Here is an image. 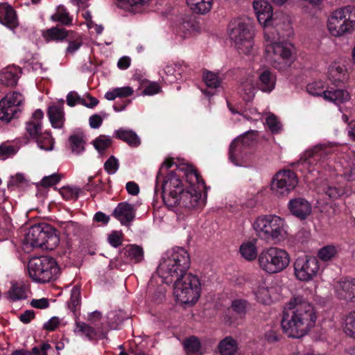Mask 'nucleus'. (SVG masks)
<instances>
[{"label":"nucleus","instance_id":"32","mask_svg":"<svg viewBox=\"0 0 355 355\" xmlns=\"http://www.w3.org/2000/svg\"><path fill=\"white\" fill-rule=\"evenodd\" d=\"M21 112L20 108H15L12 105L6 103L5 101H0V120L6 123L10 122L12 119L18 116Z\"/></svg>","mask_w":355,"mask_h":355},{"label":"nucleus","instance_id":"20","mask_svg":"<svg viewBox=\"0 0 355 355\" xmlns=\"http://www.w3.org/2000/svg\"><path fill=\"white\" fill-rule=\"evenodd\" d=\"M21 74V69L19 67L8 66L0 71V84L6 87H15Z\"/></svg>","mask_w":355,"mask_h":355},{"label":"nucleus","instance_id":"13","mask_svg":"<svg viewBox=\"0 0 355 355\" xmlns=\"http://www.w3.org/2000/svg\"><path fill=\"white\" fill-rule=\"evenodd\" d=\"M293 268L296 279L302 282L313 280L320 270L317 258L305 255L298 257L295 260Z\"/></svg>","mask_w":355,"mask_h":355},{"label":"nucleus","instance_id":"38","mask_svg":"<svg viewBox=\"0 0 355 355\" xmlns=\"http://www.w3.org/2000/svg\"><path fill=\"white\" fill-rule=\"evenodd\" d=\"M8 295L11 300L17 301L26 298V289L22 282L12 283L8 291Z\"/></svg>","mask_w":355,"mask_h":355},{"label":"nucleus","instance_id":"21","mask_svg":"<svg viewBox=\"0 0 355 355\" xmlns=\"http://www.w3.org/2000/svg\"><path fill=\"white\" fill-rule=\"evenodd\" d=\"M164 70L166 75V80L169 83H173L180 79L182 74L190 75L192 71L191 69L184 62L167 64Z\"/></svg>","mask_w":355,"mask_h":355},{"label":"nucleus","instance_id":"18","mask_svg":"<svg viewBox=\"0 0 355 355\" xmlns=\"http://www.w3.org/2000/svg\"><path fill=\"white\" fill-rule=\"evenodd\" d=\"M112 214L121 225L130 226L135 218L136 208L127 202H120L113 211Z\"/></svg>","mask_w":355,"mask_h":355},{"label":"nucleus","instance_id":"40","mask_svg":"<svg viewBox=\"0 0 355 355\" xmlns=\"http://www.w3.org/2000/svg\"><path fill=\"white\" fill-rule=\"evenodd\" d=\"M318 192L327 195L329 198L335 199L340 196L342 190L333 184L324 182L319 187Z\"/></svg>","mask_w":355,"mask_h":355},{"label":"nucleus","instance_id":"5","mask_svg":"<svg viewBox=\"0 0 355 355\" xmlns=\"http://www.w3.org/2000/svg\"><path fill=\"white\" fill-rule=\"evenodd\" d=\"M59 243L56 230L49 224L42 223L28 229L23 241V248L27 252L35 248L52 250Z\"/></svg>","mask_w":355,"mask_h":355},{"label":"nucleus","instance_id":"7","mask_svg":"<svg viewBox=\"0 0 355 355\" xmlns=\"http://www.w3.org/2000/svg\"><path fill=\"white\" fill-rule=\"evenodd\" d=\"M327 28L334 37L351 34L355 31V6L348 5L334 10L328 19Z\"/></svg>","mask_w":355,"mask_h":355},{"label":"nucleus","instance_id":"2","mask_svg":"<svg viewBox=\"0 0 355 355\" xmlns=\"http://www.w3.org/2000/svg\"><path fill=\"white\" fill-rule=\"evenodd\" d=\"M315 320L313 305L302 296L297 295L285 304L281 325L288 337L300 338L314 326Z\"/></svg>","mask_w":355,"mask_h":355},{"label":"nucleus","instance_id":"57","mask_svg":"<svg viewBox=\"0 0 355 355\" xmlns=\"http://www.w3.org/2000/svg\"><path fill=\"white\" fill-rule=\"evenodd\" d=\"M17 150L13 146L8 144L0 145V159L4 160L10 156L14 155Z\"/></svg>","mask_w":355,"mask_h":355},{"label":"nucleus","instance_id":"11","mask_svg":"<svg viewBox=\"0 0 355 355\" xmlns=\"http://www.w3.org/2000/svg\"><path fill=\"white\" fill-rule=\"evenodd\" d=\"M184 190L180 175L175 172L168 173L162 184V198L164 204L171 209L176 207L180 202L178 198Z\"/></svg>","mask_w":355,"mask_h":355},{"label":"nucleus","instance_id":"61","mask_svg":"<svg viewBox=\"0 0 355 355\" xmlns=\"http://www.w3.org/2000/svg\"><path fill=\"white\" fill-rule=\"evenodd\" d=\"M10 227L9 217L4 208L0 205V230H8Z\"/></svg>","mask_w":355,"mask_h":355},{"label":"nucleus","instance_id":"36","mask_svg":"<svg viewBox=\"0 0 355 355\" xmlns=\"http://www.w3.org/2000/svg\"><path fill=\"white\" fill-rule=\"evenodd\" d=\"M193 12L204 15L209 12L212 6V0H187Z\"/></svg>","mask_w":355,"mask_h":355},{"label":"nucleus","instance_id":"10","mask_svg":"<svg viewBox=\"0 0 355 355\" xmlns=\"http://www.w3.org/2000/svg\"><path fill=\"white\" fill-rule=\"evenodd\" d=\"M173 295L181 304H193L200 297V284L197 276L189 273L173 281Z\"/></svg>","mask_w":355,"mask_h":355},{"label":"nucleus","instance_id":"48","mask_svg":"<svg viewBox=\"0 0 355 355\" xmlns=\"http://www.w3.org/2000/svg\"><path fill=\"white\" fill-rule=\"evenodd\" d=\"M38 147L44 150H51L53 148V140L48 132H44L35 139Z\"/></svg>","mask_w":355,"mask_h":355},{"label":"nucleus","instance_id":"41","mask_svg":"<svg viewBox=\"0 0 355 355\" xmlns=\"http://www.w3.org/2000/svg\"><path fill=\"white\" fill-rule=\"evenodd\" d=\"M80 306V286H75L71 291L70 306L69 308L73 312L76 317L77 312Z\"/></svg>","mask_w":355,"mask_h":355},{"label":"nucleus","instance_id":"31","mask_svg":"<svg viewBox=\"0 0 355 355\" xmlns=\"http://www.w3.org/2000/svg\"><path fill=\"white\" fill-rule=\"evenodd\" d=\"M238 349L237 341L230 336L223 338L218 345L220 355H236Z\"/></svg>","mask_w":355,"mask_h":355},{"label":"nucleus","instance_id":"60","mask_svg":"<svg viewBox=\"0 0 355 355\" xmlns=\"http://www.w3.org/2000/svg\"><path fill=\"white\" fill-rule=\"evenodd\" d=\"M25 182V178L21 173H17L16 175L11 176L10 180L8 181L7 186L8 189H12L14 187H19L21 184Z\"/></svg>","mask_w":355,"mask_h":355},{"label":"nucleus","instance_id":"15","mask_svg":"<svg viewBox=\"0 0 355 355\" xmlns=\"http://www.w3.org/2000/svg\"><path fill=\"white\" fill-rule=\"evenodd\" d=\"M252 139H250L246 132L236 138L231 144L229 157L231 162L236 166H243L248 162L247 148L252 144Z\"/></svg>","mask_w":355,"mask_h":355},{"label":"nucleus","instance_id":"35","mask_svg":"<svg viewBox=\"0 0 355 355\" xmlns=\"http://www.w3.org/2000/svg\"><path fill=\"white\" fill-rule=\"evenodd\" d=\"M124 256L134 263H139L144 259L143 249L136 245H130L123 249Z\"/></svg>","mask_w":355,"mask_h":355},{"label":"nucleus","instance_id":"49","mask_svg":"<svg viewBox=\"0 0 355 355\" xmlns=\"http://www.w3.org/2000/svg\"><path fill=\"white\" fill-rule=\"evenodd\" d=\"M260 82L267 86L266 89H274L275 86V76L270 70H264L259 75Z\"/></svg>","mask_w":355,"mask_h":355},{"label":"nucleus","instance_id":"53","mask_svg":"<svg viewBox=\"0 0 355 355\" xmlns=\"http://www.w3.org/2000/svg\"><path fill=\"white\" fill-rule=\"evenodd\" d=\"M93 143L95 148L101 153L110 146L111 139L105 135H101Z\"/></svg>","mask_w":355,"mask_h":355},{"label":"nucleus","instance_id":"12","mask_svg":"<svg viewBox=\"0 0 355 355\" xmlns=\"http://www.w3.org/2000/svg\"><path fill=\"white\" fill-rule=\"evenodd\" d=\"M332 153V147L329 144L316 145L304 153L300 164L309 172L313 171L323 166V163Z\"/></svg>","mask_w":355,"mask_h":355},{"label":"nucleus","instance_id":"54","mask_svg":"<svg viewBox=\"0 0 355 355\" xmlns=\"http://www.w3.org/2000/svg\"><path fill=\"white\" fill-rule=\"evenodd\" d=\"M187 180L191 184L190 188H196L198 190L200 189L197 185H199L200 183H203L198 173L193 170H191L187 173Z\"/></svg>","mask_w":355,"mask_h":355},{"label":"nucleus","instance_id":"39","mask_svg":"<svg viewBox=\"0 0 355 355\" xmlns=\"http://www.w3.org/2000/svg\"><path fill=\"white\" fill-rule=\"evenodd\" d=\"M2 99L15 108H20L25 101L22 94L17 91H10Z\"/></svg>","mask_w":355,"mask_h":355},{"label":"nucleus","instance_id":"1","mask_svg":"<svg viewBox=\"0 0 355 355\" xmlns=\"http://www.w3.org/2000/svg\"><path fill=\"white\" fill-rule=\"evenodd\" d=\"M253 8L260 24L264 27L266 53L272 66L280 71H286L293 64L296 57L295 46L281 38L289 37L293 33L288 24H286V33L279 30L277 19L274 18L272 6L265 0H256Z\"/></svg>","mask_w":355,"mask_h":355},{"label":"nucleus","instance_id":"64","mask_svg":"<svg viewBox=\"0 0 355 355\" xmlns=\"http://www.w3.org/2000/svg\"><path fill=\"white\" fill-rule=\"evenodd\" d=\"M343 176L349 181L354 180L355 179V164H352V162L349 163L348 167L345 168Z\"/></svg>","mask_w":355,"mask_h":355},{"label":"nucleus","instance_id":"44","mask_svg":"<svg viewBox=\"0 0 355 355\" xmlns=\"http://www.w3.org/2000/svg\"><path fill=\"white\" fill-rule=\"evenodd\" d=\"M337 253L338 250L335 246L327 245L318 251V257L323 261H328L334 258Z\"/></svg>","mask_w":355,"mask_h":355},{"label":"nucleus","instance_id":"59","mask_svg":"<svg viewBox=\"0 0 355 355\" xmlns=\"http://www.w3.org/2000/svg\"><path fill=\"white\" fill-rule=\"evenodd\" d=\"M123 241V234L120 232L114 231L108 236V242L114 248L120 246Z\"/></svg>","mask_w":355,"mask_h":355},{"label":"nucleus","instance_id":"17","mask_svg":"<svg viewBox=\"0 0 355 355\" xmlns=\"http://www.w3.org/2000/svg\"><path fill=\"white\" fill-rule=\"evenodd\" d=\"M253 292L257 301L266 305L271 304L279 297L278 286L266 283L254 287Z\"/></svg>","mask_w":355,"mask_h":355},{"label":"nucleus","instance_id":"27","mask_svg":"<svg viewBox=\"0 0 355 355\" xmlns=\"http://www.w3.org/2000/svg\"><path fill=\"white\" fill-rule=\"evenodd\" d=\"M115 137L130 147L137 148L141 144V139L137 134L132 130L120 128L114 132Z\"/></svg>","mask_w":355,"mask_h":355},{"label":"nucleus","instance_id":"19","mask_svg":"<svg viewBox=\"0 0 355 355\" xmlns=\"http://www.w3.org/2000/svg\"><path fill=\"white\" fill-rule=\"evenodd\" d=\"M308 92L311 96H320L326 101L334 103H341L350 98L347 90H322L320 92L316 90H308Z\"/></svg>","mask_w":355,"mask_h":355},{"label":"nucleus","instance_id":"30","mask_svg":"<svg viewBox=\"0 0 355 355\" xmlns=\"http://www.w3.org/2000/svg\"><path fill=\"white\" fill-rule=\"evenodd\" d=\"M49 120L54 128H60L64 123V112L62 105L50 106L48 110Z\"/></svg>","mask_w":355,"mask_h":355},{"label":"nucleus","instance_id":"14","mask_svg":"<svg viewBox=\"0 0 355 355\" xmlns=\"http://www.w3.org/2000/svg\"><path fill=\"white\" fill-rule=\"evenodd\" d=\"M298 183L295 173L291 170H283L276 173L271 183V190L278 196H286Z\"/></svg>","mask_w":355,"mask_h":355},{"label":"nucleus","instance_id":"37","mask_svg":"<svg viewBox=\"0 0 355 355\" xmlns=\"http://www.w3.org/2000/svg\"><path fill=\"white\" fill-rule=\"evenodd\" d=\"M239 250L241 256L248 261H253L257 257L258 258L257 246L253 241L242 243Z\"/></svg>","mask_w":355,"mask_h":355},{"label":"nucleus","instance_id":"58","mask_svg":"<svg viewBox=\"0 0 355 355\" xmlns=\"http://www.w3.org/2000/svg\"><path fill=\"white\" fill-rule=\"evenodd\" d=\"M61 176L59 174L54 173L49 176L44 177L40 184L44 187H48L57 184L60 180Z\"/></svg>","mask_w":355,"mask_h":355},{"label":"nucleus","instance_id":"26","mask_svg":"<svg viewBox=\"0 0 355 355\" xmlns=\"http://www.w3.org/2000/svg\"><path fill=\"white\" fill-rule=\"evenodd\" d=\"M336 291L340 298L347 301L355 300V280L339 281L336 286Z\"/></svg>","mask_w":355,"mask_h":355},{"label":"nucleus","instance_id":"52","mask_svg":"<svg viewBox=\"0 0 355 355\" xmlns=\"http://www.w3.org/2000/svg\"><path fill=\"white\" fill-rule=\"evenodd\" d=\"M232 308L239 315H245L250 309V304L245 300L237 299L232 302Z\"/></svg>","mask_w":355,"mask_h":355},{"label":"nucleus","instance_id":"62","mask_svg":"<svg viewBox=\"0 0 355 355\" xmlns=\"http://www.w3.org/2000/svg\"><path fill=\"white\" fill-rule=\"evenodd\" d=\"M31 305L33 308L44 309L49 306V301L47 298L33 299L31 302Z\"/></svg>","mask_w":355,"mask_h":355},{"label":"nucleus","instance_id":"4","mask_svg":"<svg viewBox=\"0 0 355 355\" xmlns=\"http://www.w3.org/2000/svg\"><path fill=\"white\" fill-rule=\"evenodd\" d=\"M257 236L268 243L278 244L288 236V225L284 219L276 215L258 217L253 223Z\"/></svg>","mask_w":355,"mask_h":355},{"label":"nucleus","instance_id":"6","mask_svg":"<svg viewBox=\"0 0 355 355\" xmlns=\"http://www.w3.org/2000/svg\"><path fill=\"white\" fill-rule=\"evenodd\" d=\"M227 31L237 50L245 55L250 54L254 46V26L250 19L239 18L231 21Z\"/></svg>","mask_w":355,"mask_h":355},{"label":"nucleus","instance_id":"28","mask_svg":"<svg viewBox=\"0 0 355 355\" xmlns=\"http://www.w3.org/2000/svg\"><path fill=\"white\" fill-rule=\"evenodd\" d=\"M42 35L46 42H59L67 38V31L64 28L57 25L50 28L44 30Z\"/></svg>","mask_w":355,"mask_h":355},{"label":"nucleus","instance_id":"25","mask_svg":"<svg viewBox=\"0 0 355 355\" xmlns=\"http://www.w3.org/2000/svg\"><path fill=\"white\" fill-rule=\"evenodd\" d=\"M0 23L12 29L18 26L16 12L7 3L0 4Z\"/></svg>","mask_w":355,"mask_h":355},{"label":"nucleus","instance_id":"3","mask_svg":"<svg viewBox=\"0 0 355 355\" xmlns=\"http://www.w3.org/2000/svg\"><path fill=\"white\" fill-rule=\"evenodd\" d=\"M189 257L182 248H172L164 254L158 267V273L166 284H171L176 279L189 274Z\"/></svg>","mask_w":355,"mask_h":355},{"label":"nucleus","instance_id":"8","mask_svg":"<svg viewBox=\"0 0 355 355\" xmlns=\"http://www.w3.org/2000/svg\"><path fill=\"white\" fill-rule=\"evenodd\" d=\"M290 263V255L284 249L268 247L258 255V265L266 273L276 274L285 270Z\"/></svg>","mask_w":355,"mask_h":355},{"label":"nucleus","instance_id":"47","mask_svg":"<svg viewBox=\"0 0 355 355\" xmlns=\"http://www.w3.org/2000/svg\"><path fill=\"white\" fill-rule=\"evenodd\" d=\"M83 44L80 36L73 35V33L68 31V53H73Z\"/></svg>","mask_w":355,"mask_h":355},{"label":"nucleus","instance_id":"33","mask_svg":"<svg viewBox=\"0 0 355 355\" xmlns=\"http://www.w3.org/2000/svg\"><path fill=\"white\" fill-rule=\"evenodd\" d=\"M69 142L71 153L78 155L85 151V141L82 132L71 135L69 138Z\"/></svg>","mask_w":355,"mask_h":355},{"label":"nucleus","instance_id":"16","mask_svg":"<svg viewBox=\"0 0 355 355\" xmlns=\"http://www.w3.org/2000/svg\"><path fill=\"white\" fill-rule=\"evenodd\" d=\"M178 198L180 202L175 207L178 209L190 210L202 207L205 205L201 191L198 190L196 188H189L187 190H184Z\"/></svg>","mask_w":355,"mask_h":355},{"label":"nucleus","instance_id":"23","mask_svg":"<svg viewBox=\"0 0 355 355\" xmlns=\"http://www.w3.org/2000/svg\"><path fill=\"white\" fill-rule=\"evenodd\" d=\"M288 207L291 212L301 219L306 218L311 212L310 203L302 198L291 200Z\"/></svg>","mask_w":355,"mask_h":355},{"label":"nucleus","instance_id":"24","mask_svg":"<svg viewBox=\"0 0 355 355\" xmlns=\"http://www.w3.org/2000/svg\"><path fill=\"white\" fill-rule=\"evenodd\" d=\"M44 117L43 112L36 110L30 120L26 123V130L33 139H37L42 132V121Z\"/></svg>","mask_w":355,"mask_h":355},{"label":"nucleus","instance_id":"42","mask_svg":"<svg viewBox=\"0 0 355 355\" xmlns=\"http://www.w3.org/2000/svg\"><path fill=\"white\" fill-rule=\"evenodd\" d=\"M132 80L139 84L137 89H161L160 85L157 82L150 81L145 78L140 73H135L132 76Z\"/></svg>","mask_w":355,"mask_h":355},{"label":"nucleus","instance_id":"50","mask_svg":"<svg viewBox=\"0 0 355 355\" xmlns=\"http://www.w3.org/2000/svg\"><path fill=\"white\" fill-rule=\"evenodd\" d=\"M51 20L60 22L62 25H67V8L63 5L57 7L56 12L51 16Z\"/></svg>","mask_w":355,"mask_h":355},{"label":"nucleus","instance_id":"45","mask_svg":"<svg viewBox=\"0 0 355 355\" xmlns=\"http://www.w3.org/2000/svg\"><path fill=\"white\" fill-rule=\"evenodd\" d=\"M266 123L273 134H277L282 130L281 122L278 120L277 117L272 113H268L266 119Z\"/></svg>","mask_w":355,"mask_h":355},{"label":"nucleus","instance_id":"51","mask_svg":"<svg viewBox=\"0 0 355 355\" xmlns=\"http://www.w3.org/2000/svg\"><path fill=\"white\" fill-rule=\"evenodd\" d=\"M133 90H110L105 94V97L109 101H113L116 98L123 99L130 96Z\"/></svg>","mask_w":355,"mask_h":355},{"label":"nucleus","instance_id":"56","mask_svg":"<svg viewBox=\"0 0 355 355\" xmlns=\"http://www.w3.org/2000/svg\"><path fill=\"white\" fill-rule=\"evenodd\" d=\"M104 168L108 174H114L119 168L118 159L111 156L104 164Z\"/></svg>","mask_w":355,"mask_h":355},{"label":"nucleus","instance_id":"46","mask_svg":"<svg viewBox=\"0 0 355 355\" xmlns=\"http://www.w3.org/2000/svg\"><path fill=\"white\" fill-rule=\"evenodd\" d=\"M184 348L189 355H197L200 349V343L196 337H191L184 341Z\"/></svg>","mask_w":355,"mask_h":355},{"label":"nucleus","instance_id":"55","mask_svg":"<svg viewBox=\"0 0 355 355\" xmlns=\"http://www.w3.org/2000/svg\"><path fill=\"white\" fill-rule=\"evenodd\" d=\"M75 332H79L85 334L89 338L92 339L95 336L94 330L92 327L88 326L85 323L76 322Z\"/></svg>","mask_w":355,"mask_h":355},{"label":"nucleus","instance_id":"22","mask_svg":"<svg viewBox=\"0 0 355 355\" xmlns=\"http://www.w3.org/2000/svg\"><path fill=\"white\" fill-rule=\"evenodd\" d=\"M328 77L332 84L336 87H340L348 78L347 69L344 65L339 62H333L328 69Z\"/></svg>","mask_w":355,"mask_h":355},{"label":"nucleus","instance_id":"9","mask_svg":"<svg viewBox=\"0 0 355 355\" xmlns=\"http://www.w3.org/2000/svg\"><path fill=\"white\" fill-rule=\"evenodd\" d=\"M30 277L39 283H46L54 279L59 274L60 269L55 260L48 256L35 257L28 263Z\"/></svg>","mask_w":355,"mask_h":355},{"label":"nucleus","instance_id":"43","mask_svg":"<svg viewBox=\"0 0 355 355\" xmlns=\"http://www.w3.org/2000/svg\"><path fill=\"white\" fill-rule=\"evenodd\" d=\"M343 331L346 335L355 338V311L350 312L345 318Z\"/></svg>","mask_w":355,"mask_h":355},{"label":"nucleus","instance_id":"29","mask_svg":"<svg viewBox=\"0 0 355 355\" xmlns=\"http://www.w3.org/2000/svg\"><path fill=\"white\" fill-rule=\"evenodd\" d=\"M202 78L208 87L218 89L222 86L225 74L219 72L216 73L204 69L202 71Z\"/></svg>","mask_w":355,"mask_h":355},{"label":"nucleus","instance_id":"63","mask_svg":"<svg viewBox=\"0 0 355 355\" xmlns=\"http://www.w3.org/2000/svg\"><path fill=\"white\" fill-rule=\"evenodd\" d=\"M60 320L58 317H52L46 323L44 324L43 328L47 331H54L60 324Z\"/></svg>","mask_w":355,"mask_h":355},{"label":"nucleus","instance_id":"34","mask_svg":"<svg viewBox=\"0 0 355 355\" xmlns=\"http://www.w3.org/2000/svg\"><path fill=\"white\" fill-rule=\"evenodd\" d=\"M76 104H81L88 108H93L98 104L96 98L87 95L83 98H74L71 94H68V105L74 106Z\"/></svg>","mask_w":355,"mask_h":355}]
</instances>
